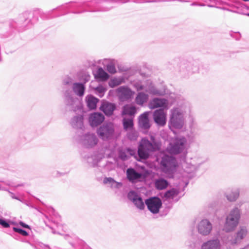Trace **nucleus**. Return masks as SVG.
Returning <instances> with one entry per match:
<instances>
[{"label":"nucleus","mask_w":249,"mask_h":249,"mask_svg":"<svg viewBox=\"0 0 249 249\" xmlns=\"http://www.w3.org/2000/svg\"><path fill=\"white\" fill-rule=\"evenodd\" d=\"M157 150V145L154 143L151 144L146 138H142L139 142L138 154L141 160L148 159L151 152Z\"/></svg>","instance_id":"obj_1"},{"label":"nucleus","mask_w":249,"mask_h":249,"mask_svg":"<svg viewBox=\"0 0 249 249\" xmlns=\"http://www.w3.org/2000/svg\"><path fill=\"white\" fill-rule=\"evenodd\" d=\"M97 133L103 141L111 140L115 136L114 125L111 123L105 124L98 128Z\"/></svg>","instance_id":"obj_2"},{"label":"nucleus","mask_w":249,"mask_h":249,"mask_svg":"<svg viewBox=\"0 0 249 249\" xmlns=\"http://www.w3.org/2000/svg\"><path fill=\"white\" fill-rule=\"evenodd\" d=\"M177 166L176 159L171 156H164L160 161V166L162 172L165 173H172Z\"/></svg>","instance_id":"obj_3"},{"label":"nucleus","mask_w":249,"mask_h":249,"mask_svg":"<svg viewBox=\"0 0 249 249\" xmlns=\"http://www.w3.org/2000/svg\"><path fill=\"white\" fill-rule=\"evenodd\" d=\"M186 140L184 138L173 139L167 148L171 154H177L181 152L184 148Z\"/></svg>","instance_id":"obj_4"},{"label":"nucleus","mask_w":249,"mask_h":249,"mask_svg":"<svg viewBox=\"0 0 249 249\" xmlns=\"http://www.w3.org/2000/svg\"><path fill=\"white\" fill-rule=\"evenodd\" d=\"M170 122L175 128H180L184 124L183 115L180 109L178 108H173L171 110Z\"/></svg>","instance_id":"obj_5"},{"label":"nucleus","mask_w":249,"mask_h":249,"mask_svg":"<svg viewBox=\"0 0 249 249\" xmlns=\"http://www.w3.org/2000/svg\"><path fill=\"white\" fill-rule=\"evenodd\" d=\"M239 212L238 209H234L231 212L227 218L225 230L226 231H232L235 228L238 223Z\"/></svg>","instance_id":"obj_6"},{"label":"nucleus","mask_w":249,"mask_h":249,"mask_svg":"<svg viewBox=\"0 0 249 249\" xmlns=\"http://www.w3.org/2000/svg\"><path fill=\"white\" fill-rule=\"evenodd\" d=\"M148 209L153 213H158L162 206L161 200L157 197H153L146 199L145 201Z\"/></svg>","instance_id":"obj_7"},{"label":"nucleus","mask_w":249,"mask_h":249,"mask_svg":"<svg viewBox=\"0 0 249 249\" xmlns=\"http://www.w3.org/2000/svg\"><path fill=\"white\" fill-rule=\"evenodd\" d=\"M153 119L158 125L163 126L166 123V113L163 109H157L153 113Z\"/></svg>","instance_id":"obj_8"},{"label":"nucleus","mask_w":249,"mask_h":249,"mask_svg":"<svg viewBox=\"0 0 249 249\" xmlns=\"http://www.w3.org/2000/svg\"><path fill=\"white\" fill-rule=\"evenodd\" d=\"M168 102L167 100L161 98H154L149 103V107L154 109L158 107L167 108Z\"/></svg>","instance_id":"obj_9"},{"label":"nucleus","mask_w":249,"mask_h":249,"mask_svg":"<svg viewBox=\"0 0 249 249\" xmlns=\"http://www.w3.org/2000/svg\"><path fill=\"white\" fill-rule=\"evenodd\" d=\"M105 120L104 115L101 113H94L90 115L89 123L91 126H97Z\"/></svg>","instance_id":"obj_10"},{"label":"nucleus","mask_w":249,"mask_h":249,"mask_svg":"<svg viewBox=\"0 0 249 249\" xmlns=\"http://www.w3.org/2000/svg\"><path fill=\"white\" fill-rule=\"evenodd\" d=\"M212 229V225L207 220H202L198 225V231L200 234L203 235L209 234Z\"/></svg>","instance_id":"obj_11"},{"label":"nucleus","mask_w":249,"mask_h":249,"mask_svg":"<svg viewBox=\"0 0 249 249\" xmlns=\"http://www.w3.org/2000/svg\"><path fill=\"white\" fill-rule=\"evenodd\" d=\"M126 176L128 179L131 182H136L143 178L142 174L137 172L133 168H128L126 170Z\"/></svg>","instance_id":"obj_12"},{"label":"nucleus","mask_w":249,"mask_h":249,"mask_svg":"<svg viewBox=\"0 0 249 249\" xmlns=\"http://www.w3.org/2000/svg\"><path fill=\"white\" fill-rule=\"evenodd\" d=\"M119 96L122 100H125L130 98L134 92L127 88L121 87L117 89Z\"/></svg>","instance_id":"obj_13"},{"label":"nucleus","mask_w":249,"mask_h":249,"mask_svg":"<svg viewBox=\"0 0 249 249\" xmlns=\"http://www.w3.org/2000/svg\"><path fill=\"white\" fill-rule=\"evenodd\" d=\"M149 115L148 112H144L140 117L139 119V125L142 128L148 129L150 125L148 118Z\"/></svg>","instance_id":"obj_14"},{"label":"nucleus","mask_w":249,"mask_h":249,"mask_svg":"<svg viewBox=\"0 0 249 249\" xmlns=\"http://www.w3.org/2000/svg\"><path fill=\"white\" fill-rule=\"evenodd\" d=\"M115 109L114 104L108 102H104L100 107V109L103 111L106 115H111Z\"/></svg>","instance_id":"obj_15"},{"label":"nucleus","mask_w":249,"mask_h":249,"mask_svg":"<svg viewBox=\"0 0 249 249\" xmlns=\"http://www.w3.org/2000/svg\"><path fill=\"white\" fill-rule=\"evenodd\" d=\"M201 249H220V244L218 240H211L204 243Z\"/></svg>","instance_id":"obj_16"},{"label":"nucleus","mask_w":249,"mask_h":249,"mask_svg":"<svg viewBox=\"0 0 249 249\" xmlns=\"http://www.w3.org/2000/svg\"><path fill=\"white\" fill-rule=\"evenodd\" d=\"M168 186V182L163 178L156 179L155 181V186L156 188L159 190H162L166 189Z\"/></svg>","instance_id":"obj_17"},{"label":"nucleus","mask_w":249,"mask_h":249,"mask_svg":"<svg viewBox=\"0 0 249 249\" xmlns=\"http://www.w3.org/2000/svg\"><path fill=\"white\" fill-rule=\"evenodd\" d=\"M136 112V107L132 105H126L123 107L122 115H134Z\"/></svg>","instance_id":"obj_18"},{"label":"nucleus","mask_w":249,"mask_h":249,"mask_svg":"<svg viewBox=\"0 0 249 249\" xmlns=\"http://www.w3.org/2000/svg\"><path fill=\"white\" fill-rule=\"evenodd\" d=\"M239 196V192L237 190H229L227 192V198L230 201L236 200Z\"/></svg>","instance_id":"obj_19"},{"label":"nucleus","mask_w":249,"mask_h":249,"mask_svg":"<svg viewBox=\"0 0 249 249\" xmlns=\"http://www.w3.org/2000/svg\"><path fill=\"white\" fill-rule=\"evenodd\" d=\"M73 89L77 95L82 96L84 93L85 87L82 84L74 83L73 86Z\"/></svg>","instance_id":"obj_20"},{"label":"nucleus","mask_w":249,"mask_h":249,"mask_svg":"<svg viewBox=\"0 0 249 249\" xmlns=\"http://www.w3.org/2000/svg\"><path fill=\"white\" fill-rule=\"evenodd\" d=\"M98 101V99L93 96L89 95L87 97V105L90 109H93L96 108Z\"/></svg>","instance_id":"obj_21"},{"label":"nucleus","mask_w":249,"mask_h":249,"mask_svg":"<svg viewBox=\"0 0 249 249\" xmlns=\"http://www.w3.org/2000/svg\"><path fill=\"white\" fill-rule=\"evenodd\" d=\"M179 193V191L175 188H173L165 192L164 195V197L166 199L173 198L175 196H177Z\"/></svg>","instance_id":"obj_22"},{"label":"nucleus","mask_w":249,"mask_h":249,"mask_svg":"<svg viewBox=\"0 0 249 249\" xmlns=\"http://www.w3.org/2000/svg\"><path fill=\"white\" fill-rule=\"evenodd\" d=\"M147 99V95L143 93H139L136 98V102L137 104L142 105L146 102Z\"/></svg>","instance_id":"obj_23"},{"label":"nucleus","mask_w":249,"mask_h":249,"mask_svg":"<svg viewBox=\"0 0 249 249\" xmlns=\"http://www.w3.org/2000/svg\"><path fill=\"white\" fill-rule=\"evenodd\" d=\"M97 77L102 81H106L108 79L109 75L102 68H100L97 71Z\"/></svg>","instance_id":"obj_24"},{"label":"nucleus","mask_w":249,"mask_h":249,"mask_svg":"<svg viewBox=\"0 0 249 249\" xmlns=\"http://www.w3.org/2000/svg\"><path fill=\"white\" fill-rule=\"evenodd\" d=\"M123 126L125 130L132 129L133 126V119L124 118L123 119Z\"/></svg>","instance_id":"obj_25"},{"label":"nucleus","mask_w":249,"mask_h":249,"mask_svg":"<svg viewBox=\"0 0 249 249\" xmlns=\"http://www.w3.org/2000/svg\"><path fill=\"white\" fill-rule=\"evenodd\" d=\"M103 182L104 184L110 183L112 186L114 184V186L116 187H119L122 185L121 183L117 182L111 178H105Z\"/></svg>","instance_id":"obj_26"},{"label":"nucleus","mask_w":249,"mask_h":249,"mask_svg":"<svg viewBox=\"0 0 249 249\" xmlns=\"http://www.w3.org/2000/svg\"><path fill=\"white\" fill-rule=\"evenodd\" d=\"M133 202L137 208L140 210L144 209L145 205L142 198L141 197L138 198L137 199H135Z\"/></svg>","instance_id":"obj_27"},{"label":"nucleus","mask_w":249,"mask_h":249,"mask_svg":"<svg viewBox=\"0 0 249 249\" xmlns=\"http://www.w3.org/2000/svg\"><path fill=\"white\" fill-rule=\"evenodd\" d=\"M87 141L89 147L95 145L98 142V139L94 135H89L87 139Z\"/></svg>","instance_id":"obj_28"},{"label":"nucleus","mask_w":249,"mask_h":249,"mask_svg":"<svg viewBox=\"0 0 249 249\" xmlns=\"http://www.w3.org/2000/svg\"><path fill=\"white\" fill-rule=\"evenodd\" d=\"M138 133L133 129L127 134V138L131 141H136L138 137Z\"/></svg>","instance_id":"obj_29"},{"label":"nucleus","mask_w":249,"mask_h":249,"mask_svg":"<svg viewBox=\"0 0 249 249\" xmlns=\"http://www.w3.org/2000/svg\"><path fill=\"white\" fill-rule=\"evenodd\" d=\"M128 199L131 201L133 202L135 199L140 196L136 193L135 191H130L129 192L127 195Z\"/></svg>","instance_id":"obj_30"},{"label":"nucleus","mask_w":249,"mask_h":249,"mask_svg":"<svg viewBox=\"0 0 249 249\" xmlns=\"http://www.w3.org/2000/svg\"><path fill=\"white\" fill-rule=\"evenodd\" d=\"M247 230L245 229H241L237 233L236 240H241L243 238V237L247 234Z\"/></svg>","instance_id":"obj_31"},{"label":"nucleus","mask_w":249,"mask_h":249,"mask_svg":"<svg viewBox=\"0 0 249 249\" xmlns=\"http://www.w3.org/2000/svg\"><path fill=\"white\" fill-rule=\"evenodd\" d=\"M107 71L110 73L114 74L116 72L115 67L112 63L108 64L107 66Z\"/></svg>","instance_id":"obj_32"},{"label":"nucleus","mask_w":249,"mask_h":249,"mask_svg":"<svg viewBox=\"0 0 249 249\" xmlns=\"http://www.w3.org/2000/svg\"><path fill=\"white\" fill-rule=\"evenodd\" d=\"M13 230L15 231V232H17L20 234H21L23 236H26L28 235V232L23 230H22L21 229H19V228H15V227H14L13 228Z\"/></svg>","instance_id":"obj_33"},{"label":"nucleus","mask_w":249,"mask_h":249,"mask_svg":"<svg viewBox=\"0 0 249 249\" xmlns=\"http://www.w3.org/2000/svg\"><path fill=\"white\" fill-rule=\"evenodd\" d=\"M150 140L151 141L150 142L151 144H152L154 143L157 145L158 150H159L160 149V143L156 140L154 136H153V135L150 136Z\"/></svg>","instance_id":"obj_34"},{"label":"nucleus","mask_w":249,"mask_h":249,"mask_svg":"<svg viewBox=\"0 0 249 249\" xmlns=\"http://www.w3.org/2000/svg\"><path fill=\"white\" fill-rule=\"evenodd\" d=\"M0 225L3 228H8L10 226L9 223L2 219H0Z\"/></svg>","instance_id":"obj_35"},{"label":"nucleus","mask_w":249,"mask_h":249,"mask_svg":"<svg viewBox=\"0 0 249 249\" xmlns=\"http://www.w3.org/2000/svg\"><path fill=\"white\" fill-rule=\"evenodd\" d=\"M19 224L23 227L24 228H28V229H30V227L29 225L25 224L24 223H23V222L22 221H20L19 222Z\"/></svg>","instance_id":"obj_36"},{"label":"nucleus","mask_w":249,"mask_h":249,"mask_svg":"<svg viewBox=\"0 0 249 249\" xmlns=\"http://www.w3.org/2000/svg\"><path fill=\"white\" fill-rule=\"evenodd\" d=\"M120 156L121 158L123 160L127 159V157L124 154V153H121Z\"/></svg>","instance_id":"obj_37"},{"label":"nucleus","mask_w":249,"mask_h":249,"mask_svg":"<svg viewBox=\"0 0 249 249\" xmlns=\"http://www.w3.org/2000/svg\"><path fill=\"white\" fill-rule=\"evenodd\" d=\"M135 87L138 90H140L143 89V87L142 86L139 85V84L135 85Z\"/></svg>","instance_id":"obj_38"},{"label":"nucleus","mask_w":249,"mask_h":249,"mask_svg":"<svg viewBox=\"0 0 249 249\" xmlns=\"http://www.w3.org/2000/svg\"><path fill=\"white\" fill-rule=\"evenodd\" d=\"M128 152H129L130 155L131 156L134 155L135 154V151L132 149H128Z\"/></svg>","instance_id":"obj_39"}]
</instances>
